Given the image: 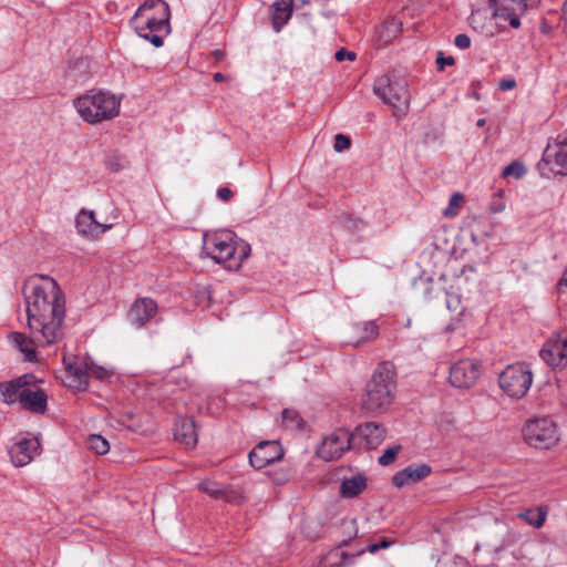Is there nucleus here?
<instances>
[{
  "mask_svg": "<svg viewBox=\"0 0 567 567\" xmlns=\"http://www.w3.org/2000/svg\"><path fill=\"white\" fill-rule=\"evenodd\" d=\"M400 450H401L400 445H395L390 449H386L383 452V454L379 457V460H378L379 464L382 466H388V465L392 464L394 462L398 453L400 452Z\"/></svg>",
  "mask_w": 567,
  "mask_h": 567,
  "instance_id": "nucleus-36",
  "label": "nucleus"
},
{
  "mask_svg": "<svg viewBox=\"0 0 567 567\" xmlns=\"http://www.w3.org/2000/svg\"><path fill=\"white\" fill-rule=\"evenodd\" d=\"M395 396V374L389 363L380 364L367 383L361 408L369 414L385 412Z\"/></svg>",
  "mask_w": 567,
  "mask_h": 567,
  "instance_id": "nucleus-3",
  "label": "nucleus"
},
{
  "mask_svg": "<svg viewBox=\"0 0 567 567\" xmlns=\"http://www.w3.org/2000/svg\"><path fill=\"white\" fill-rule=\"evenodd\" d=\"M156 13L157 17H150L146 7H140L132 20L137 34L159 48L163 45V37L169 33L168 4H158Z\"/></svg>",
  "mask_w": 567,
  "mask_h": 567,
  "instance_id": "nucleus-5",
  "label": "nucleus"
},
{
  "mask_svg": "<svg viewBox=\"0 0 567 567\" xmlns=\"http://www.w3.org/2000/svg\"><path fill=\"white\" fill-rule=\"evenodd\" d=\"M174 437L186 447H194L197 444L198 434L193 419H179L175 423Z\"/></svg>",
  "mask_w": 567,
  "mask_h": 567,
  "instance_id": "nucleus-25",
  "label": "nucleus"
},
{
  "mask_svg": "<svg viewBox=\"0 0 567 567\" xmlns=\"http://www.w3.org/2000/svg\"><path fill=\"white\" fill-rule=\"evenodd\" d=\"M76 229L80 235L99 238V236L107 230H110L113 225L112 224H102L99 223L95 218V214L93 210L81 209L75 219Z\"/></svg>",
  "mask_w": 567,
  "mask_h": 567,
  "instance_id": "nucleus-19",
  "label": "nucleus"
},
{
  "mask_svg": "<svg viewBox=\"0 0 567 567\" xmlns=\"http://www.w3.org/2000/svg\"><path fill=\"white\" fill-rule=\"evenodd\" d=\"M515 86H516V81L514 79H505L498 83V87L502 91L513 90Z\"/></svg>",
  "mask_w": 567,
  "mask_h": 567,
  "instance_id": "nucleus-46",
  "label": "nucleus"
},
{
  "mask_svg": "<svg viewBox=\"0 0 567 567\" xmlns=\"http://www.w3.org/2000/svg\"><path fill=\"white\" fill-rule=\"evenodd\" d=\"M379 337V326L375 321H358L348 330V342L353 347L371 342Z\"/></svg>",
  "mask_w": 567,
  "mask_h": 567,
  "instance_id": "nucleus-21",
  "label": "nucleus"
},
{
  "mask_svg": "<svg viewBox=\"0 0 567 567\" xmlns=\"http://www.w3.org/2000/svg\"><path fill=\"white\" fill-rule=\"evenodd\" d=\"M373 91L392 109L395 117L405 115L411 100L405 79L391 74L381 75L374 82Z\"/></svg>",
  "mask_w": 567,
  "mask_h": 567,
  "instance_id": "nucleus-6",
  "label": "nucleus"
},
{
  "mask_svg": "<svg viewBox=\"0 0 567 567\" xmlns=\"http://www.w3.org/2000/svg\"><path fill=\"white\" fill-rule=\"evenodd\" d=\"M282 424L288 430H300L303 426V421L295 410L286 409L281 413Z\"/></svg>",
  "mask_w": 567,
  "mask_h": 567,
  "instance_id": "nucleus-31",
  "label": "nucleus"
},
{
  "mask_svg": "<svg viewBox=\"0 0 567 567\" xmlns=\"http://www.w3.org/2000/svg\"><path fill=\"white\" fill-rule=\"evenodd\" d=\"M505 209V205L504 204H499V205H493L491 207V212L496 214V213H499V212H503Z\"/></svg>",
  "mask_w": 567,
  "mask_h": 567,
  "instance_id": "nucleus-49",
  "label": "nucleus"
},
{
  "mask_svg": "<svg viewBox=\"0 0 567 567\" xmlns=\"http://www.w3.org/2000/svg\"><path fill=\"white\" fill-rule=\"evenodd\" d=\"M334 58L338 62H342L346 59L349 61H353L355 59V53L352 51H348L346 49H340L336 52Z\"/></svg>",
  "mask_w": 567,
  "mask_h": 567,
  "instance_id": "nucleus-43",
  "label": "nucleus"
},
{
  "mask_svg": "<svg viewBox=\"0 0 567 567\" xmlns=\"http://www.w3.org/2000/svg\"><path fill=\"white\" fill-rule=\"evenodd\" d=\"M430 474L431 467L427 464L409 465L393 475L392 484L402 488L425 478Z\"/></svg>",
  "mask_w": 567,
  "mask_h": 567,
  "instance_id": "nucleus-23",
  "label": "nucleus"
},
{
  "mask_svg": "<svg viewBox=\"0 0 567 567\" xmlns=\"http://www.w3.org/2000/svg\"><path fill=\"white\" fill-rule=\"evenodd\" d=\"M30 337L13 332L11 340L27 361L37 359V347L51 346L64 336L65 297L58 282L44 275H33L23 285Z\"/></svg>",
  "mask_w": 567,
  "mask_h": 567,
  "instance_id": "nucleus-1",
  "label": "nucleus"
},
{
  "mask_svg": "<svg viewBox=\"0 0 567 567\" xmlns=\"http://www.w3.org/2000/svg\"><path fill=\"white\" fill-rule=\"evenodd\" d=\"M217 196L219 199H221L223 202H228L233 198L234 196V193L230 188L228 187H221L218 189L217 192Z\"/></svg>",
  "mask_w": 567,
  "mask_h": 567,
  "instance_id": "nucleus-45",
  "label": "nucleus"
},
{
  "mask_svg": "<svg viewBox=\"0 0 567 567\" xmlns=\"http://www.w3.org/2000/svg\"><path fill=\"white\" fill-rule=\"evenodd\" d=\"M92 374L95 378L103 380L110 377V371L102 367L90 365L89 367V375Z\"/></svg>",
  "mask_w": 567,
  "mask_h": 567,
  "instance_id": "nucleus-41",
  "label": "nucleus"
},
{
  "mask_svg": "<svg viewBox=\"0 0 567 567\" xmlns=\"http://www.w3.org/2000/svg\"><path fill=\"white\" fill-rule=\"evenodd\" d=\"M402 31V22L395 18L383 21L375 31V42L381 47L392 43Z\"/></svg>",
  "mask_w": 567,
  "mask_h": 567,
  "instance_id": "nucleus-26",
  "label": "nucleus"
},
{
  "mask_svg": "<svg viewBox=\"0 0 567 567\" xmlns=\"http://www.w3.org/2000/svg\"><path fill=\"white\" fill-rule=\"evenodd\" d=\"M476 124H477V126H484L485 125V120L484 118H480Z\"/></svg>",
  "mask_w": 567,
  "mask_h": 567,
  "instance_id": "nucleus-52",
  "label": "nucleus"
},
{
  "mask_svg": "<svg viewBox=\"0 0 567 567\" xmlns=\"http://www.w3.org/2000/svg\"><path fill=\"white\" fill-rule=\"evenodd\" d=\"M525 442L538 450H549L560 440L558 426L548 416L528 420L523 427Z\"/></svg>",
  "mask_w": 567,
  "mask_h": 567,
  "instance_id": "nucleus-7",
  "label": "nucleus"
},
{
  "mask_svg": "<svg viewBox=\"0 0 567 567\" xmlns=\"http://www.w3.org/2000/svg\"><path fill=\"white\" fill-rule=\"evenodd\" d=\"M40 443L35 437H23L13 444L9 451L12 463L16 466H24L33 458V453L39 449Z\"/></svg>",
  "mask_w": 567,
  "mask_h": 567,
  "instance_id": "nucleus-22",
  "label": "nucleus"
},
{
  "mask_svg": "<svg viewBox=\"0 0 567 567\" xmlns=\"http://www.w3.org/2000/svg\"><path fill=\"white\" fill-rule=\"evenodd\" d=\"M203 250L207 257L228 270L239 269L250 252L249 246L238 240L229 230L206 233L203 237Z\"/></svg>",
  "mask_w": 567,
  "mask_h": 567,
  "instance_id": "nucleus-2",
  "label": "nucleus"
},
{
  "mask_svg": "<svg viewBox=\"0 0 567 567\" xmlns=\"http://www.w3.org/2000/svg\"><path fill=\"white\" fill-rule=\"evenodd\" d=\"M454 43L458 49L465 50V49L470 48L471 39L467 34L461 33V34L456 35Z\"/></svg>",
  "mask_w": 567,
  "mask_h": 567,
  "instance_id": "nucleus-42",
  "label": "nucleus"
},
{
  "mask_svg": "<svg viewBox=\"0 0 567 567\" xmlns=\"http://www.w3.org/2000/svg\"><path fill=\"white\" fill-rule=\"evenodd\" d=\"M553 163L557 167V173L567 176V133L559 134L557 137L547 145L544 156L538 168L542 165Z\"/></svg>",
  "mask_w": 567,
  "mask_h": 567,
  "instance_id": "nucleus-16",
  "label": "nucleus"
},
{
  "mask_svg": "<svg viewBox=\"0 0 567 567\" xmlns=\"http://www.w3.org/2000/svg\"><path fill=\"white\" fill-rule=\"evenodd\" d=\"M352 434L346 429H337L323 436L321 443L317 447V455L329 462L337 460L351 447Z\"/></svg>",
  "mask_w": 567,
  "mask_h": 567,
  "instance_id": "nucleus-10",
  "label": "nucleus"
},
{
  "mask_svg": "<svg viewBox=\"0 0 567 567\" xmlns=\"http://www.w3.org/2000/svg\"><path fill=\"white\" fill-rule=\"evenodd\" d=\"M37 385L38 383L25 385L19 403L33 413H43L47 410L48 396Z\"/></svg>",
  "mask_w": 567,
  "mask_h": 567,
  "instance_id": "nucleus-24",
  "label": "nucleus"
},
{
  "mask_svg": "<svg viewBox=\"0 0 567 567\" xmlns=\"http://www.w3.org/2000/svg\"><path fill=\"white\" fill-rule=\"evenodd\" d=\"M484 19H485V17H484L483 12L480 10H476V11L472 12V14L470 17V23L473 27V29L483 30L484 29V24H483Z\"/></svg>",
  "mask_w": 567,
  "mask_h": 567,
  "instance_id": "nucleus-38",
  "label": "nucleus"
},
{
  "mask_svg": "<svg viewBox=\"0 0 567 567\" xmlns=\"http://www.w3.org/2000/svg\"><path fill=\"white\" fill-rule=\"evenodd\" d=\"M87 445L90 450L99 455H105L110 451V444L107 440L99 434H91L87 437Z\"/></svg>",
  "mask_w": 567,
  "mask_h": 567,
  "instance_id": "nucleus-32",
  "label": "nucleus"
},
{
  "mask_svg": "<svg viewBox=\"0 0 567 567\" xmlns=\"http://www.w3.org/2000/svg\"><path fill=\"white\" fill-rule=\"evenodd\" d=\"M74 107L84 122L99 124L120 114L121 99L110 92L90 90L74 100Z\"/></svg>",
  "mask_w": 567,
  "mask_h": 567,
  "instance_id": "nucleus-4",
  "label": "nucleus"
},
{
  "mask_svg": "<svg viewBox=\"0 0 567 567\" xmlns=\"http://www.w3.org/2000/svg\"><path fill=\"white\" fill-rule=\"evenodd\" d=\"M350 146H351V140H350L349 136L343 135V134H337L334 136L333 148H334L336 152L339 153V152L346 151Z\"/></svg>",
  "mask_w": 567,
  "mask_h": 567,
  "instance_id": "nucleus-37",
  "label": "nucleus"
},
{
  "mask_svg": "<svg viewBox=\"0 0 567 567\" xmlns=\"http://www.w3.org/2000/svg\"><path fill=\"white\" fill-rule=\"evenodd\" d=\"M284 456V450L277 441H264L257 444L249 453V463L252 467L261 470Z\"/></svg>",
  "mask_w": 567,
  "mask_h": 567,
  "instance_id": "nucleus-14",
  "label": "nucleus"
},
{
  "mask_svg": "<svg viewBox=\"0 0 567 567\" xmlns=\"http://www.w3.org/2000/svg\"><path fill=\"white\" fill-rule=\"evenodd\" d=\"M214 81L215 82H224V81H226V75H224L223 73L217 72V73L214 74Z\"/></svg>",
  "mask_w": 567,
  "mask_h": 567,
  "instance_id": "nucleus-50",
  "label": "nucleus"
},
{
  "mask_svg": "<svg viewBox=\"0 0 567 567\" xmlns=\"http://www.w3.org/2000/svg\"><path fill=\"white\" fill-rule=\"evenodd\" d=\"M546 512L542 508L528 509L519 514V517L535 528H540L546 520Z\"/></svg>",
  "mask_w": 567,
  "mask_h": 567,
  "instance_id": "nucleus-30",
  "label": "nucleus"
},
{
  "mask_svg": "<svg viewBox=\"0 0 567 567\" xmlns=\"http://www.w3.org/2000/svg\"><path fill=\"white\" fill-rule=\"evenodd\" d=\"M293 0H277L271 6V21L278 32L288 22L292 13Z\"/></svg>",
  "mask_w": 567,
  "mask_h": 567,
  "instance_id": "nucleus-27",
  "label": "nucleus"
},
{
  "mask_svg": "<svg viewBox=\"0 0 567 567\" xmlns=\"http://www.w3.org/2000/svg\"><path fill=\"white\" fill-rule=\"evenodd\" d=\"M455 64V59L453 56H444L442 52H440L436 56V66L439 71H443L446 65L452 66Z\"/></svg>",
  "mask_w": 567,
  "mask_h": 567,
  "instance_id": "nucleus-39",
  "label": "nucleus"
},
{
  "mask_svg": "<svg viewBox=\"0 0 567 567\" xmlns=\"http://www.w3.org/2000/svg\"><path fill=\"white\" fill-rule=\"evenodd\" d=\"M540 0H489L493 16L508 20L511 27L520 25L519 16L528 9L536 8Z\"/></svg>",
  "mask_w": 567,
  "mask_h": 567,
  "instance_id": "nucleus-11",
  "label": "nucleus"
},
{
  "mask_svg": "<svg viewBox=\"0 0 567 567\" xmlns=\"http://www.w3.org/2000/svg\"><path fill=\"white\" fill-rule=\"evenodd\" d=\"M542 359L554 368H567V338L553 336L539 352Z\"/></svg>",
  "mask_w": 567,
  "mask_h": 567,
  "instance_id": "nucleus-17",
  "label": "nucleus"
},
{
  "mask_svg": "<svg viewBox=\"0 0 567 567\" xmlns=\"http://www.w3.org/2000/svg\"><path fill=\"white\" fill-rule=\"evenodd\" d=\"M199 491L206 493L213 498H219L224 495L223 488L216 483L212 481H204L198 484Z\"/></svg>",
  "mask_w": 567,
  "mask_h": 567,
  "instance_id": "nucleus-34",
  "label": "nucleus"
},
{
  "mask_svg": "<svg viewBox=\"0 0 567 567\" xmlns=\"http://www.w3.org/2000/svg\"><path fill=\"white\" fill-rule=\"evenodd\" d=\"M367 488V477L364 475H355L344 478L340 485V495L344 498H354Z\"/></svg>",
  "mask_w": 567,
  "mask_h": 567,
  "instance_id": "nucleus-28",
  "label": "nucleus"
},
{
  "mask_svg": "<svg viewBox=\"0 0 567 567\" xmlns=\"http://www.w3.org/2000/svg\"><path fill=\"white\" fill-rule=\"evenodd\" d=\"M342 525L347 528L344 534L348 538H344L337 548L329 550L320 560L319 567H349L354 563V558L364 553V549L358 550L355 554L349 555L341 550V547L348 546L349 542L358 537V525L357 519L352 518L343 520Z\"/></svg>",
  "mask_w": 567,
  "mask_h": 567,
  "instance_id": "nucleus-9",
  "label": "nucleus"
},
{
  "mask_svg": "<svg viewBox=\"0 0 567 567\" xmlns=\"http://www.w3.org/2000/svg\"><path fill=\"white\" fill-rule=\"evenodd\" d=\"M563 21H564V29L567 33V0L565 1L563 6Z\"/></svg>",
  "mask_w": 567,
  "mask_h": 567,
  "instance_id": "nucleus-48",
  "label": "nucleus"
},
{
  "mask_svg": "<svg viewBox=\"0 0 567 567\" xmlns=\"http://www.w3.org/2000/svg\"><path fill=\"white\" fill-rule=\"evenodd\" d=\"M158 4H167L163 0H146L141 7H146V11L150 17H157V6Z\"/></svg>",
  "mask_w": 567,
  "mask_h": 567,
  "instance_id": "nucleus-40",
  "label": "nucleus"
},
{
  "mask_svg": "<svg viewBox=\"0 0 567 567\" xmlns=\"http://www.w3.org/2000/svg\"><path fill=\"white\" fill-rule=\"evenodd\" d=\"M464 196L461 193H454L450 197L447 207L443 210V216L446 218L455 217L460 209L463 207Z\"/></svg>",
  "mask_w": 567,
  "mask_h": 567,
  "instance_id": "nucleus-33",
  "label": "nucleus"
},
{
  "mask_svg": "<svg viewBox=\"0 0 567 567\" xmlns=\"http://www.w3.org/2000/svg\"><path fill=\"white\" fill-rule=\"evenodd\" d=\"M391 545L386 538H382L379 543L370 544L368 547L369 553L375 554L379 549H386Z\"/></svg>",
  "mask_w": 567,
  "mask_h": 567,
  "instance_id": "nucleus-44",
  "label": "nucleus"
},
{
  "mask_svg": "<svg viewBox=\"0 0 567 567\" xmlns=\"http://www.w3.org/2000/svg\"><path fill=\"white\" fill-rule=\"evenodd\" d=\"M498 383L509 398L522 399L533 383L532 369L525 362L509 364L501 372Z\"/></svg>",
  "mask_w": 567,
  "mask_h": 567,
  "instance_id": "nucleus-8",
  "label": "nucleus"
},
{
  "mask_svg": "<svg viewBox=\"0 0 567 567\" xmlns=\"http://www.w3.org/2000/svg\"><path fill=\"white\" fill-rule=\"evenodd\" d=\"M386 429L375 422L360 424L352 432V441L363 446L365 450L379 447L386 437Z\"/></svg>",
  "mask_w": 567,
  "mask_h": 567,
  "instance_id": "nucleus-13",
  "label": "nucleus"
},
{
  "mask_svg": "<svg viewBox=\"0 0 567 567\" xmlns=\"http://www.w3.org/2000/svg\"><path fill=\"white\" fill-rule=\"evenodd\" d=\"M65 375L63 382L68 388L85 391L89 386V365L75 357H64Z\"/></svg>",
  "mask_w": 567,
  "mask_h": 567,
  "instance_id": "nucleus-15",
  "label": "nucleus"
},
{
  "mask_svg": "<svg viewBox=\"0 0 567 567\" xmlns=\"http://www.w3.org/2000/svg\"><path fill=\"white\" fill-rule=\"evenodd\" d=\"M526 174L525 166L519 162H513L504 167L502 175L504 177L514 176L515 178H522Z\"/></svg>",
  "mask_w": 567,
  "mask_h": 567,
  "instance_id": "nucleus-35",
  "label": "nucleus"
},
{
  "mask_svg": "<svg viewBox=\"0 0 567 567\" xmlns=\"http://www.w3.org/2000/svg\"><path fill=\"white\" fill-rule=\"evenodd\" d=\"M157 309V303L152 298H137L128 310V322L136 328L144 327L156 316Z\"/></svg>",
  "mask_w": 567,
  "mask_h": 567,
  "instance_id": "nucleus-18",
  "label": "nucleus"
},
{
  "mask_svg": "<svg viewBox=\"0 0 567 567\" xmlns=\"http://www.w3.org/2000/svg\"><path fill=\"white\" fill-rule=\"evenodd\" d=\"M446 307L451 312L452 323L446 327L447 330H454L461 322L465 308L462 306L461 297L456 293L446 295Z\"/></svg>",
  "mask_w": 567,
  "mask_h": 567,
  "instance_id": "nucleus-29",
  "label": "nucleus"
},
{
  "mask_svg": "<svg viewBox=\"0 0 567 567\" xmlns=\"http://www.w3.org/2000/svg\"><path fill=\"white\" fill-rule=\"evenodd\" d=\"M39 382L40 381L33 374H24L9 382H0L1 399L7 404L20 402L24 386Z\"/></svg>",
  "mask_w": 567,
  "mask_h": 567,
  "instance_id": "nucleus-20",
  "label": "nucleus"
},
{
  "mask_svg": "<svg viewBox=\"0 0 567 567\" xmlns=\"http://www.w3.org/2000/svg\"><path fill=\"white\" fill-rule=\"evenodd\" d=\"M215 55H216V58H217L218 60H220V59L224 56V53H223L221 51L217 50V51L215 52Z\"/></svg>",
  "mask_w": 567,
  "mask_h": 567,
  "instance_id": "nucleus-51",
  "label": "nucleus"
},
{
  "mask_svg": "<svg viewBox=\"0 0 567 567\" xmlns=\"http://www.w3.org/2000/svg\"><path fill=\"white\" fill-rule=\"evenodd\" d=\"M558 290H561L564 287H567V268L565 269L563 277L557 284Z\"/></svg>",
  "mask_w": 567,
  "mask_h": 567,
  "instance_id": "nucleus-47",
  "label": "nucleus"
},
{
  "mask_svg": "<svg viewBox=\"0 0 567 567\" xmlns=\"http://www.w3.org/2000/svg\"><path fill=\"white\" fill-rule=\"evenodd\" d=\"M478 378L480 365L470 359L460 360L450 369V383L457 389L472 388Z\"/></svg>",
  "mask_w": 567,
  "mask_h": 567,
  "instance_id": "nucleus-12",
  "label": "nucleus"
}]
</instances>
